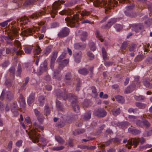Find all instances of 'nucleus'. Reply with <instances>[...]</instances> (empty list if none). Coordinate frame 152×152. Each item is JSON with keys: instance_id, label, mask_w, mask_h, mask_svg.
I'll return each mask as SVG.
<instances>
[{"instance_id": "1", "label": "nucleus", "mask_w": 152, "mask_h": 152, "mask_svg": "<svg viewBox=\"0 0 152 152\" xmlns=\"http://www.w3.org/2000/svg\"><path fill=\"white\" fill-rule=\"evenodd\" d=\"M56 92L58 97H61L63 99L65 100L67 99L69 101L72 100L71 105L73 110L76 113H79L80 108L79 105L76 103L77 97L76 96L71 93L67 94L65 90H64L63 92H61V90L58 89L56 90Z\"/></svg>"}, {"instance_id": "2", "label": "nucleus", "mask_w": 152, "mask_h": 152, "mask_svg": "<svg viewBox=\"0 0 152 152\" xmlns=\"http://www.w3.org/2000/svg\"><path fill=\"white\" fill-rule=\"evenodd\" d=\"M43 129V127L39 125L36 122H35L33 124V129L29 135V138L34 143L39 142V137L40 134L37 133V131L40 132Z\"/></svg>"}, {"instance_id": "3", "label": "nucleus", "mask_w": 152, "mask_h": 152, "mask_svg": "<svg viewBox=\"0 0 152 152\" xmlns=\"http://www.w3.org/2000/svg\"><path fill=\"white\" fill-rule=\"evenodd\" d=\"M89 0L91 2H92L94 0ZM93 4L94 6L96 7H103L105 11L110 10L114 6L112 2H109L107 3V1H104L103 0L100 1L99 0H94L93 2Z\"/></svg>"}, {"instance_id": "4", "label": "nucleus", "mask_w": 152, "mask_h": 152, "mask_svg": "<svg viewBox=\"0 0 152 152\" xmlns=\"http://www.w3.org/2000/svg\"><path fill=\"white\" fill-rule=\"evenodd\" d=\"M79 18V15L76 14L74 15L71 18L69 17L66 18L65 21L68 26H70L72 27L77 28L79 25L78 23Z\"/></svg>"}, {"instance_id": "5", "label": "nucleus", "mask_w": 152, "mask_h": 152, "mask_svg": "<svg viewBox=\"0 0 152 152\" xmlns=\"http://www.w3.org/2000/svg\"><path fill=\"white\" fill-rule=\"evenodd\" d=\"M65 2L64 1H55L53 4L52 9L50 10L49 12L51 16L54 18L58 12V10L61 8V4H63Z\"/></svg>"}, {"instance_id": "6", "label": "nucleus", "mask_w": 152, "mask_h": 152, "mask_svg": "<svg viewBox=\"0 0 152 152\" xmlns=\"http://www.w3.org/2000/svg\"><path fill=\"white\" fill-rule=\"evenodd\" d=\"M11 34L7 36H3V38L6 40H10L12 41L13 38V37H16L18 35L17 29L15 27L12 26L10 29Z\"/></svg>"}, {"instance_id": "7", "label": "nucleus", "mask_w": 152, "mask_h": 152, "mask_svg": "<svg viewBox=\"0 0 152 152\" xmlns=\"http://www.w3.org/2000/svg\"><path fill=\"white\" fill-rule=\"evenodd\" d=\"M145 141V139L143 137L141 138H134L132 139H130L128 141V143L130 145H134L136 147L139 143L140 142L142 144L144 143Z\"/></svg>"}, {"instance_id": "8", "label": "nucleus", "mask_w": 152, "mask_h": 152, "mask_svg": "<svg viewBox=\"0 0 152 152\" xmlns=\"http://www.w3.org/2000/svg\"><path fill=\"white\" fill-rule=\"evenodd\" d=\"M107 113L103 108H99L94 110L93 114L99 118H103L106 116Z\"/></svg>"}, {"instance_id": "9", "label": "nucleus", "mask_w": 152, "mask_h": 152, "mask_svg": "<svg viewBox=\"0 0 152 152\" xmlns=\"http://www.w3.org/2000/svg\"><path fill=\"white\" fill-rule=\"evenodd\" d=\"M69 32V29L68 28L64 27L60 31L58 36L60 38L65 37L68 35Z\"/></svg>"}, {"instance_id": "10", "label": "nucleus", "mask_w": 152, "mask_h": 152, "mask_svg": "<svg viewBox=\"0 0 152 152\" xmlns=\"http://www.w3.org/2000/svg\"><path fill=\"white\" fill-rule=\"evenodd\" d=\"M72 75L69 72L66 73L65 75L64 80L65 84L67 85H71L72 83Z\"/></svg>"}, {"instance_id": "11", "label": "nucleus", "mask_w": 152, "mask_h": 152, "mask_svg": "<svg viewBox=\"0 0 152 152\" xmlns=\"http://www.w3.org/2000/svg\"><path fill=\"white\" fill-rule=\"evenodd\" d=\"M58 53L57 51L55 50L52 52L51 55L50 66L52 69L54 68V63L57 58Z\"/></svg>"}, {"instance_id": "12", "label": "nucleus", "mask_w": 152, "mask_h": 152, "mask_svg": "<svg viewBox=\"0 0 152 152\" xmlns=\"http://www.w3.org/2000/svg\"><path fill=\"white\" fill-rule=\"evenodd\" d=\"M117 21V18H112L109 20L107 24L102 26V28L104 29H109L113 24L116 22Z\"/></svg>"}, {"instance_id": "13", "label": "nucleus", "mask_w": 152, "mask_h": 152, "mask_svg": "<svg viewBox=\"0 0 152 152\" xmlns=\"http://www.w3.org/2000/svg\"><path fill=\"white\" fill-rule=\"evenodd\" d=\"M48 69L47 64L46 61H44L40 66L38 74L40 75L44 72H46Z\"/></svg>"}, {"instance_id": "14", "label": "nucleus", "mask_w": 152, "mask_h": 152, "mask_svg": "<svg viewBox=\"0 0 152 152\" xmlns=\"http://www.w3.org/2000/svg\"><path fill=\"white\" fill-rule=\"evenodd\" d=\"M46 12L42 11L41 12H35L32 15H29V18L34 20L37 19L39 16H42V15H44Z\"/></svg>"}, {"instance_id": "15", "label": "nucleus", "mask_w": 152, "mask_h": 152, "mask_svg": "<svg viewBox=\"0 0 152 152\" xmlns=\"http://www.w3.org/2000/svg\"><path fill=\"white\" fill-rule=\"evenodd\" d=\"M82 53L81 52L78 53L76 52L73 54L75 61L77 63H79L81 59Z\"/></svg>"}, {"instance_id": "16", "label": "nucleus", "mask_w": 152, "mask_h": 152, "mask_svg": "<svg viewBox=\"0 0 152 152\" xmlns=\"http://www.w3.org/2000/svg\"><path fill=\"white\" fill-rule=\"evenodd\" d=\"M128 132L134 135L138 134L141 132L140 130L135 129L132 126L128 129Z\"/></svg>"}, {"instance_id": "17", "label": "nucleus", "mask_w": 152, "mask_h": 152, "mask_svg": "<svg viewBox=\"0 0 152 152\" xmlns=\"http://www.w3.org/2000/svg\"><path fill=\"white\" fill-rule=\"evenodd\" d=\"M86 47V44L81 42L76 43L74 45V47L76 49L83 50Z\"/></svg>"}, {"instance_id": "18", "label": "nucleus", "mask_w": 152, "mask_h": 152, "mask_svg": "<svg viewBox=\"0 0 152 152\" xmlns=\"http://www.w3.org/2000/svg\"><path fill=\"white\" fill-rule=\"evenodd\" d=\"M59 14L61 15H70L73 14V11L70 9H64L59 12Z\"/></svg>"}, {"instance_id": "19", "label": "nucleus", "mask_w": 152, "mask_h": 152, "mask_svg": "<svg viewBox=\"0 0 152 152\" xmlns=\"http://www.w3.org/2000/svg\"><path fill=\"white\" fill-rule=\"evenodd\" d=\"M60 71L58 70H55L53 75V78L58 80H60L61 79L62 75L60 74Z\"/></svg>"}, {"instance_id": "20", "label": "nucleus", "mask_w": 152, "mask_h": 152, "mask_svg": "<svg viewBox=\"0 0 152 152\" xmlns=\"http://www.w3.org/2000/svg\"><path fill=\"white\" fill-rule=\"evenodd\" d=\"M23 30L21 33L24 36H27L31 34V33L33 32V29L29 28H24V29H22Z\"/></svg>"}, {"instance_id": "21", "label": "nucleus", "mask_w": 152, "mask_h": 152, "mask_svg": "<svg viewBox=\"0 0 152 152\" xmlns=\"http://www.w3.org/2000/svg\"><path fill=\"white\" fill-rule=\"evenodd\" d=\"M18 22H21L20 24L23 25L27 23L28 22L30 21L28 18L26 16L22 17L17 20Z\"/></svg>"}, {"instance_id": "22", "label": "nucleus", "mask_w": 152, "mask_h": 152, "mask_svg": "<svg viewBox=\"0 0 152 152\" xmlns=\"http://www.w3.org/2000/svg\"><path fill=\"white\" fill-rule=\"evenodd\" d=\"M35 99V93H32L27 99V102L28 104H31L34 102Z\"/></svg>"}, {"instance_id": "23", "label": "nucleus", "mask_w": 152, "mask_h": 152, "mask_svg": "<svg viewBox=\"0 0 152 152\" xmlns=\"http://www.w3.org/2000/svg\"><path fill=\"white\" fill-rule=\"evenodd\" d=\"M143 28V26L142 24H135L134 25L133 29L136 32H139Z\"/></svg>"}, {"instance_id": "24", "label": "nucleus", "mask_w": 152, "mask_h": 152, "mask_svg": "<svg viewBox=\"0 0 152 152\" xmlns=\"http://www.w3.org/2000/svg\"><path fill=\"white\" fill-rule=\"evenodd\" d=\"M130 124L127 121L118 122L117 123V125L123 129H125L127 126H129Z\"/></svg>"}, {"instance_id": "25", "label": "nucleus", "mask_w": 152, "mask_h": 152, "mask_svg": "<svg viewBox=\"0 0 152 152\" xmlns=\"http://www.w3.org/2000/svg\"><path fill=\"white\" fill-rule=\"evenodd\" d=\"M142 20H145V23L148 26H149L152 24V17L148 19V16H145L142 18Z\"/></svg>"}, {"instance_id": "26", "label": "nucleus", "mask_w": 152, "mask_h": 152, "mask_svg": "<svg viewBox=\"0 0 152 152\" xmlns=\"http://www.w3.org/2000/svg\"><path fill=\"white\" fill-rule=\"evenodd\" d=\"M135 88V86L134 85H130L126 89L124 93L126 94L130 93L134 90Z\"/></svg>"}, {"instance_id": "27", "label": "nucleus", "mask_w": 152, "mask_h": 152, "mask_svg": "<svg viewBox=\"0 0 152 152\" xmlns=\"http://www.w3.org/2000/svg\"><path fill=\"white\" fill-rule=\"evenodd\" d=\"M87 36L88 34L86 32L82 31H81V33L80 34V38L82 41H85L87 39Z\"/></svg>"}, {"instance_id": "28", "label": "nucleus", "mask_w": 152, "mask_h": 152, "mask_svg": "<svg viewBox=\"0 0 152 152\" xmlns=\"http://www.w3.org/2000/svg\"><path fill=\"white\" fill-rule=\"evenodd\" d=\"M150 80L148 79H145L142 81V83L147 88H152V84L150 83Z\"/></svg>"}, {"instance_id": "29", "label": "nucleus", "mask_w": 152, "mask_h": 152, "mask_svg": "<svg viewBox=\"0 0 152 152\" xmlns=\"http://www.w3.org/2000/svg\"><path fill=\"white\" fill-rule=\"evenodd\" d=\"M91 111H88L85 113L82 116V118L84 120L87 121L90 119L91 117Z\"/></svg>"}, {"instance_id": "30", "label": "nucleus", "mask_w": 152, "mask_h": 152, "mask_svg": "<svg viewBox=\"0 0 152 152\" xmlns=\"http://www.w3.org/2000/svg\"><path fill=\"white\" fill-rule=\"evenodd\" d=\"M37 1H38L41 2H42L44 0H26L24 3L23 5L27 7Z\"/></svg>"}, {"instance_id": "31", "label": "nucleus", "mask_w": 152, "mask_h": 152, "mask_svg": "<svg viewBox=\"0 0 152 152\" xmlns=\"http://www.w3.org/2000/svg\"><path fill=\"white\" fill-rule=\"evenodd\" d=\"M127 46V43L126 42H124L122 44L120 47L121 51H120L121 53L124 54L125 53L126 51V48Z\"/></svg>"}, {"instance_id": "32", "label": "nucleus", "mask_w": 152, "mask_h": 152, "mask_svg": "<svg viewBox=\"0 0 152 152\" xmlns=\"http://www.w3.org/2000/svg\"><path fill=\"white\" fill-rule=\"evenodd\" d=\"M19 102L20 103V106L24 108L26 106V104L25 99L23 98L22 96L21 95L20 96V99L19 100Z\"/></svg>"}, {"instance_id": "33", "label": "nucleus", "mask_w": 152, "mask_h": 152, "mask_svg": "<svg viewBox=\"0 0 152 152\" xmlns=\"http://www.w3.org/2000/svg\"><path fill=\"white\" fill-rule=\"evenodd\" d=\"M116 100L119 103H123L124 102L125 100L122 96L117 95L115 96Z\"/></svg>"}, {"instance_id": "34", "label": "nucleus", "mask_w": 152, "mask_h": 152, "mask_svg": "<svg viewBox=\"0 0 152 152\" xmlns=\"http://www.w3.org/2000/svg\"><path fill=\"white\" fill-rule=\"evenodd\" d=\"M7 99L9 101L12 100L14 98L13 93L10 91H7L6 93Z\"/></svg>"}, {"instance_id": "35", "label": "nucleus", "mask_w": 152, "mask_h": 152, "mask_svg": "<svg viewBox=\"0 0 152 152\" xmlns=\"http://www.w3.org/2000/svg\"><path fill=\"white\" fill-rule=\"evenodd\" d=\"M69 61V59H65L61 61L60 62H58V63L59 65L64 67L66 66L68 64Z\"/></svg>"}, {"instance_id": "36", "label": "nucleus", "mask_w": 152, "mask_h": 152, "mask_svg": "<svg viewBox=\"0 0 152 152\" xmlns=\"http://www.w3.org/2000/svg\"><path fill=\"white\" fill-rule=\"evenodd\" d=\"M113 139H111L110 140H108L107 142H106L105 144H98V147H100L102 149L105 146H107L109 145L112 142H113Z\"/></svg>"}, {"instance_id": "37", "label": "nucleus", "mask_w": 152, "mask_h": 152, "mask_svg": "<svg viewBox=\"0 0 152 152\" xmlns=\"http://www.w3.org/2000/svg\"><path fill=\"white\" fill-rule=\"evenodd\" d=\"M9 72L12 75L11 79L13 80L15 78V68L13 66L11 67L9 70Z\"/></svg>"}, {"instance_id": "38", "label": "nucleus", "mask_w": 152, "mask_h": 152, "mask_svg": "<svg viewBox=\"0 0 152 152\" xmlns=\"http://www.w3.org/2000/svg\"><path fill=\"white\" fill-rule=\"evenodd\" d=\"M129 10H126L124 11V13L126 15L131 17H135L136 14L135 13L132 12H129Z\"/></svg>"}, {"instance_id": "39", "label": "nucleus", "mask_w": 152, "mask_h": 152, "mask_svg": "<svg viewBox=\"0 0 152 152\" xmlns=\"http://www.w3.org/2000/svg\"><path fill=\"white\" fill-rule=\"evenodd\" d=\"M39 105L40 106L44 105L45 102V97L43 96H41L39 97Z\"/></svg>"}, {"instance_id": "40", "label": "nucleus", "mask_w": 152, "mask_h": 152, "mask_svg": "<svg viewBox=\"0 0 152 152\" xmlns=\"http://www.w3.org/2000/svg\"><path fill=\"white\" fill-rule=\"evenodd\" d=\"M78 72L80 74L84 75L88 74V70L86 68L80 69L78 70Z\"/></svg>"}, {"instance_id": "41", "label": "nucleus", "mask_w": 152, "mask_h": 152, "mask_svg": "<svg viewBox=\"0 0 152 152\" xmlns=\"http://www.w3.org/2000/svg\"><path fill=\"white\" fill-rule=\"evenodd\" d=\"M32 49L33 46H26L23 49L25 53L27 54L30 53Z\"/></svg>"}, {"instance_id": "42", "label": "nucleus", "mask_w": 152, "mask_h": 152, "mask_svg": "<svg viewBox=\"0 0 152 152\" xmlns=\"http://www.w3.org/2000/svg\"><path fill=\"white\" fill-rule=\"evenodd\" d=\"M77 83L76 84V90L77 91H79L81 87V83L80 79L78 78H77L76 79Z\"/></svg>"}, {"instance_id": "43", "label": "nucleus", "mask_w": 152, "mask_h": 152, "mask_svg": "<svg viewBox=\"0 0 152 152\" xmlns=\"http://www.w3.org/2000/svg\"><path fill=\"white\" fill-rule=\"evenodd\" d=\"M95 35H96V37L102 42L104 39L102 38V36L101 35L99 31L96 30V32L95 33Z\"/></svg>"}, {"instance_id": "44", "label": "nucleus", "mask_w": 152, "mask_h": 152, "mask_svg": "<svg viewBox=\"0 0 152 152\" xmlns=\"http://www.w3.org/2000/svg\"><path fill=\"white\" fill-rule=\"evenodd\" d=\"M112 112L113 115L116 116L119 114L120 113V109L119 108H114L112 110Z\"/></svg>"}, {"instance_id": "45", "label": "nucleus", "mask_w": 152, "mask_h": 152, "mask_svg": "<svg viewBox=\"0 0 152 152\" xmlns=\"http://www.w3.org/2000/svg\"><path fill=\"white\" fill-rule=\"evenodd\" d=\"M50 110L48 105L46 104L45 106L44 114L45 115L47 116L50 113Z\"/></svg>"}, {"instance_id": "46", "label": "nucleus", "mask_w": 152, "mask_h": 152, "mask_svg": "<svg viewBox=\"0 0 152 152\" xmlns=\"http://www.w3.org/2000/svg\"><path fill=\"white\" fill-rule=\"evenodd\" d=\"M136 106L140 109H144L146 106V104L140 102H136L135 103Z\"/></svg>"}, {"instance_id": "47", "label": "nucleus", "mask_w": 152, "mask_h": 152, "mask_svg": "<svg viewBox=\"0 0 152 152\" xmlns=\"http://www.w3.org/2000/svg\"><path fill=\"white\" fill-rule=\"evenodd\" d=\"M52 48V46L51 45L48 46L46 49V50L45 52V54L46 56L47 55L51 52Z\"/></svg>"}, {"instance_id": "48", "label": "nucleus", "mask_w": 152, "mask_h": 152, "mask_svg": "<svg viewBox=\"0 0 152 152\" xmlns=\"http://www.w3.org/2000/svg\"><path fill=\"white\" fill-rule=\"evenodd\" d=\"M66 53H63L61 54L58 58L56 60L57 63L60 62L61 61L63 60V59L65 58Z\"/></svg>"}, {"instance_id": "49", "label": "nucleus", "mask_w": 152, "mask_h": 152, "mask_svg": "<svg viewBox=\"0 0 152 152\" xmlns=\"http://www.w3.org/2000/svg\"><path fill=\"white\" fill-rule=\"evenodd\" d=\"M135 123L138 126L141 128L143 127V121L140 120H136Z\"/></svg>"}, {"instance_id": "50", "label": "nucleus", "mask_w": 152, "mask_h": 152, "mask_svg": "<svg viewBox=\"0 0 152 152\" xmlns=\"http://www.w3.org/2000/svg\"><path fill=\"white\" fill-rule=\"evenodd\" d=\"M135 7V5L134 3H132L130 5L126 6L125 7L127 10H133Z\"/></svg>"}, {"instance_id": "51", "label": "nucleus", "mask_w": 152, "mask_h": 152, "mask_svg": "<svg viewBox=\"0 0 152 152\" xmlns=\"http://www.w3.org/2000/svg\"><path fill=\"white\" fill-rule=\"evenodd\" d=\"M22 72L21 66L20 64H18L16 72V76H20Z\"/></svg>"}, {"instance_id": "52", "label": "nucleus", "mask_w": 152, "mask_h": 152, "mask_svg": "<svg viewBox=\"0 0 152 152\" xmlns=\"http://www.w3.org/2000/svg\"><path fill=\"white\" fill-rule=\"evenodd\" d=\"M56 104L57 107L61 110H63V108L62 107V104H61V102L57 100L56 101Z\"/></svg>"}, {"instance_id": "53", "label": "nucleus", "mask_w": 152, "mask_h": 152, "mask_svg": "<svg viewBox=\"0 0 152 152\" xmlns=\"http://www.w3.org/2000/svg\"><path fill=\"white\" fill-rule=\"evenodd\" d=\"M41 50H42L40 48V47L38 46H37L35 49L34 52V55H35L39 54L40 53Z\"/></svg>"}, {"instance_id": "54", "label": "nucleus", "mask_w": 152, "mask_h": 152, "mask_svg": "<svg viewBox=\"0 0 152 152\" xmlns=\"http://www.w3.org/2000/svg\"><path fill=\"white\" fill-rule=\"evenodd\" d=\"M89 46L91 50L94 51L96 50V46L95 44L93 42H91L89 43Z\"/></svg>"}, {"instance_id": "55", "label": "nucleus", "mask_w": 152, "mask_h": 152, "mask_svg": "<svg viewBox=\"0 0 152 152\" xmlns=\"http://www.w3.org/2000/svg\"><path fill=\"white\" fill-rule=\"evenodd\" d=\"M66 121H68L69 122H71V121L74 119V116L72 114L68 115L67 116H66Z\"/></svg>"}, {"instance_id": "56", "label": "nucleus", "mask_w": 152, "mask_h": 152, "mask_svg": "<svg viewBox=\"0 0 152 152\" xmlns=\"http://www.w3.org/2000/svg\"><path fill=\"white\" fill-rule=\"evenodd\" d=\"M114 28L116 29V30L118 31H121L123 28L122 26L119 24H116L114 26Z\"/></svg>"}, {"instance_id": "57", "label": "nucleus", "mask_w": 152, "mask_h": 152, "mask_svg": "<svg viewBox=\"0 0 152 152\" xmlns=\"http://www.w3.org/2000/svg\"><path fill=\"white\" fill-rule=\"evenodd\" d=\"M143 58L142 56L140 55H138L135 58L134 61L135 62H138L142 61Z\"/></svg>"}, {"instance_id": "58", "label": "nucleus", "mask_w": 152, "mask_h": 152, "mask_svg": "<svg viewBox=\"0 0 152 152\" xmlns=\"http://www.w3.org/2000/svg\"><path fill=\"white\" fill-rule=\"evenodd\" d=\"M11 111L13 113L15 117H17L19 113L16 107H15L13 108H12L11 109Z\"/></svg>"}, {"instance_id": "59", "label": "nucleus", "mask_w": 152, "mask_h": 152, "mask_svg": "<svg viewBox=\"0 0 152 152\" xmlns=\"http://www.w3.org/2000/svg\"><path fill=\"white\" fill-rule=\"evenodd\" d=\"M55 139L57 142L60 143L62 144L64 142V140L63 139L59 136L56 137Z\"/></svg>"}, {"instance_id": "60", "label": "nucleus", "mask_w": 152, "mask_h": 152, "mask_svg": "<svg viewBox=\"0 0 152 152\" xmlns=\"http://www.w3.org/2000/svg\"><path fill=\"white\" fill-rule=\"evenodd\" d=\"M92 92L95 96L98 95V94L96 91V88L94 86H92L91 87Z\"/></svg>"}, {"instance_id": "61", "label": "nucleus", "mask_w": 152, "mask_h": 152, "mask_svg": "<svg viewBox=\"0 0 152 152\" xmlns=\"http://www.w3.org/2000/svg\"><path fill=\"white\" fill-rule=\"evenodd\" d=\"M12 141H10L9 142L6 148L9 151H10L12 148Z\"/></svg>"}, {"instance_id": "62", "label": "nucleus", "mask_w": 152, "mask_h": 152, "mask_svg": "<svg viewBox=\"0 0 152 152\" xmlns=\"http://www.w3.org/2000/svg\"><path fill=\"white\" fill-rule=\"evenodd\" d=\"M89 104V100L87 99H85L83 103V107H87L88 106Z\"/></svg>"}, {"instance_id": "63", "label": "nucleus", "mask_w": 152, "mask_h": 152, "mask_svg": "<svg viewBox=\"0 0 152 152\" xmlns=\"http://www.w3.org/2000/svg\"><path fill=\"white\" fill-rule=\"evenodd\" d=\"M143 126H144L146 128H148L150 126V124L149 122L146 120L143 121Z\"/></svg>"}, {"instance_id": "64", "label": "nucleus", "mask_w": 152, "mask_h": 152, "mask_svg": "<svg viewBox=\"0 0 152 152\" xmlns=\"http://www.w3.org/2000/svg\"><path fill=\"white\" fill-rule=\"evenodd\" d=\"M145 62L148 64L152 63V55L148 57L145 60Z\"/></svg>"}]
</instances>
